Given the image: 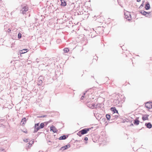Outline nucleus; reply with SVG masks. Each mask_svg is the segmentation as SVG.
I'll return each instance as SVG.
<instances>
[{"label":"nucleus","mask_w":152,"mask_h":152,"mask_svg":"<svg viewBox=\"0 0 152 152\" xmlns=\"http://www.w3.org/2000/svg\"><path fill=\"white\" fill-rule=\"evenodd\" d=\"M39 59L38 58H37L36 59V61L37 62V63H38L39 62V61H38Z\"/></svg>","instance_id":"nucleus-29"},{"label":"nucleus","mask_w":152,"mask_h":152,"mask_svg":"<svg viewBox=\"0 0 152 152\" xmlns=\"http://www.w3.org/2000/svg\"><path fill=\"white\" fill-rule=\"evenodd\" d=\"M45 115L41 116H40L39 117H40V118H42V117H45Z\"/></svg>","instance_id":"nucleus-30"},{"label":"nucleus","mask_w":152,"mask_h":152,"mask_svg":"<svg viewBox=\"0 0 152 152\" xmlns=\"http://www.w3.org/2000/svg\"><path fill=\"white\" fill-rule=\"evenodd\" d=\"M131 125H132V126H133V124H131Z\"/></svg>","instance_id":"nucleus-36"},{"label":"nucleus","mask_w":152,"mask_h":152,"mask_svg":"<svg viewBox=\"0 0 152 152\" xmlns=\"http://www.w3.org/2000/svg\"><path fill=\"white\" fill-rule=\"evenodd\" d=\"M141 0H137V1L138 2H139Z\"/></svg>","instance_id":"nucleus-34"},{"label":"nucleus","mask_w":152,"mask_h":152,"mask_svg":"<svg viewBox=\"0 0 152 152\" xmlns=\"http://www.w3.org/2000/svg\"><path fill=\"white\" fill-rule=\"evenodd\" d=\"M145 107L148 109H151L152 108V103L151 102H147L145 104Z\"/></svg>","instance_id":"nucleus-3"},{"label":"nucleus","mask_w":152,"mask_h":152,"mask_svg":"<svg viewBox=\"0 0 152 152\" xmlns=\"http://www.w3.org/2000/svg\"><path fill=\"white\" fill-rule=\"evenodd\" d=\"M50 131H52L54 133L56 132L57 131L56 128L53 126H52L50 127Z\"/></svg>","instance_id":"nucleus-8"},{"label":"nucleus","mask_w":152,"mask_h":152,"mask_svg":"<svg viewBox=\"0 0 152 152\" xmlns=\"http://www.w3.org/2000/svg\"><path fill=\"white\" fill-rule=\"evenodd\" d=\"M78 135H79L80 137L81 136V135H80V134H78Z\"/></svg>","instance_id":"nucleus-35"},{"label":"nucleus","mask_w":152,"mask_h":152,"mask_svg":"<svg viewBox=\"0 0 152 152\" xmlns=\"http://www.w3.org/2000/svg\"><path fill=\"white\" fill-rule=\"evenodd\" d=\"M70 146L69 144L67 145L64 146H63L61 147V149L63 151H64L65 150L67 149L68 148H69L70 147Z\"/></svg>","instance_id":"nucleus-10"},{"label":"nucleus","mask_w":152,"mask_h":152,"mask_svg":"<svg viewBox=\"0 0 152 152\" xmlns=\"http://www.w3.org/2000/svg\"><path fill=\"white\" fill-rule=\"evenodd\" d=\"M28 146L29 147V146H30L29 145H30V144H31V143H30V142H29L28 143Z\"/></svg>","instance_id":"nucleus-33"},{"label":"nucleus","mask_w":152,"mask_h":152,"mask_svg":"<svg viewBox=\"0 0 152 152\" xmlns=\"http://www.w3.org/2000/svg\"><path fill=\"white\" fill-rule=\"evenodd\" d=\"M139 118V117H137L134 121L133 123L134 125H137L139 124L140 121L138 120Z\"/></svg>","instance_id":"nucleus-6"},{"label":"nucleus","mask_w":152,"mask_h":152,"mask_svg":"<svg viewBox=\"0 0 152 152\" xmlns=\"http://www.w3.org/2000/svg\"><path fill=\"white\" fill-rule=\"evenodd\" d=\"M44 125H45V124H44V123H41L40 124V125L39 126V127H40V128L42 129L44 127Z\"/></svg>","instance_id":"nucleus-19"},{"label":"nucleus","mask_w":152,"mask_h":152,"mask_svg":"<svg viewBox=\"0 0 152 152\" xmlns=\"http://www.w3.org/2000/svg\"><path fill=\"white\" fill-rule=\"evenodd\" d=\"M68 135H64L63 136H61L58 138L59 140H63L66 139L68 137Z\"/></svg>","instance_id":"nucleus-9"},{"label":"nucleus","mask_w":152,"mask_h":152,"mask_svg":"<svg viewBox=\"0 0 152 152\" xmlns=\"http://www.w3.org/2000/svg\"><path fill=\"white\" fill-rule=\"evenodd\" d=\"M84 97V96H82L81 97V99H83V98Z\"/></svg>","instance_id":"nucleus-31"},{"label":"nucleus","mask_w":152,"mask_h":152,"mask_svg":"<svg viewBox=\"0 0 152 152\" xmlns=\"http://www.w3.org/2000/svg\"><path fill=\"white\" fill-rule=\"evenodd\" d=\"M35 129H34V133L37 132L40 129V127H39H39H36V128H35Z\"/></svg>","instance_id":"nucleus-20"},{"label":"nucleus","mask_w":152,"mask_h":152,"mask_svg":"<svg viewBox=\"0 0 152 152\" xmlns=\"http://www.w3.org/2000/svg\"><path fill=\"white\" fill-rule=\"evenodd\" d=\"M149 115H143L142 117V119L143 121L148 120V117Z\"/></svg>","instance_id":"nucleus-12"},{"label":"nucleus","mask_w":152,"mask_h":152,"mask_svg":"<svg viewBox=\"0 0 152 152\" xmlns=\"http://www.w3.org/2000/svg\"><path fill=\"white\" fill-rule=\"evenodd\" d=\"M39 123H37L35 124V128H36V127H39Z\"/></svg>","instance_id":"nucleus-24"},{"label":"nucleus","mask_w":152,"mask_h":152,"mask_svg":"<svg viewBox=\"0 0 152 152\" xmlns=\"http://www.w3.org/2000/svg\"><path fill=\"white\" fill-rule=\"evenodd\" d=\"M26 118H23L22 120V121H21L20 124H22V125H23L25 124V123L26 122Z\"/></svg>","instance_id":"nucleus-13"},{"label":"nucleus","mask_w":152,"mask_h":152,"mask_svg":"<svg viewBox=\"0 0 152 152\" xmlns=\"http://www.w3.org/2000/svg\"><path fill=\"white\" fill-rule=\"evenodd\" d=\"M28 49H23L20 51V54H23L27 52L28 51Z\"/></svg>","instance_id":"nucleus-16"},{"label":"nucleus","mask_w":152,"mask_h":152,"mask_svg":"<svg viewBox=\"0 0 152 152\" xmlns=\"http://www.w3.org/2000/svg\"><path fill=\"white\" fill-rule=\"evenodd\" d=\"M24 141L25 142H28V139L24 140Z\"/></svg>","instance_id":"nucleus-27"},{"label":"nucleus","mask_w":152,"mask_h":152,"mask_svg":"<svg viewBox=\"0 0 152 152\" xmlns=\"http://www.w3.org/2000/svg\"><path fill=\"white\" fill-rule=\"evenodd\" d=\"M64 52L67 53L69 51V49L68 48H64Z\"/></svg>","instance_id":"nucleus-21"},{"label":"nucleus","mask_w":152,"mask_h":152,"mask_svg":"<svg viewBox=\"0 0 152 152\" xmlns=\"http://www.w3.org/2000/svg\"><path fill=\"white\" fill-rule=\"evenodd\" d=\"M61 6H65L66 5V3L64 0H61Z\"/></svg>","instance_id":"nucleus-17"},{"label":"nucleus","mask_w":152,"mask_h":152,"mask_svg":"<svg viewBox=\"0 0 152 152\" xmlns=\"http://www.w3.org/2000/svg\"><path fill=\"white\" fill-rule=\"evenodd\" d=\"M125 18L128 20H129L131 19V15L129 13H128L126 15V13H124Z\"/></svg>","instance_id":"nucleus-5"},{"label":"nucleus","mask_w":152,"mask_h":152,"mask_svg":"<svg viewBox=\"0 0 152 152\" xmlns=\"http://www.w3.org/2000/svg\"><path fill=\"white\" fill-rule=\"evenodd\" d=\"M22 34L21 33H19L18 34V38L20 39L21 37Z\"/></svg>","instance_id":"nucleus-22"},{"label":"nucleus","mask_w":152,"mask_h":152,"mask_svg":"<svg viewBox=\"0 0 152 152\" xmlns=\"http://www.w3.org/2000/svg\"><path fill=\"white\" fill-rule=\"evenodd\" d=\"M28 10V8L27 6H24L20 10V12L22 13L23 14H24Z\"/></svg>","instance_id":"nucleus-4"},{"label":"nucleus","mask_w":152,"mask_h":152,"mask_svg":"<svg viewBox=\"0 0 152 152\" xmlns=\"http://www.w3.org/2000/svg\"><path fill=\"white\" fill-rule=\"evenodd\" d=\"M145 126H146L147 128L150 129L152 127V125L150 123H146L145 124Z\"/></svg>","instance_id":"nucleus-14"},{"label":"nucleus","mask_w":152,"mask_h":152,"mask_svg":"<svg viewBox=\"0 0 152 152\" xmlns=\"http://www.w3.org/2000/svg\"><path fill=\"white\" fill-rule=\"evenodd\" d=\"M42 76L39 77L38 78V84L39 86H41L42 83Z\"/></svg>","instance_id":"nucleus-7"},{"label":"nucleus","mask_w":152,"mask_h":152,"mask_svg":"<svg viewBox=\"0 0 152 152\" xmlns=\"http://www.w3.org/2000/svg\"><path fill=\"white\" fill-rule=\"evenodd\" d=\"M106 116L107 120H109L110 118H111V119L112 120H113L115 119V118H117L118 117V115H115V117L114 118H113V116H110V115L109 114H107L106 115Z\"/></svg>","instance_id":"nucleus-2"},{"label":"nucleus","mask_w":152,"mask_h":152,"mask_svg":"<svg viewBox=\"0 0 152 152\" xmlns=\"http://www.w3.org/2000/svg\"><path fill=\"white\" fill-rule=\"evenodd\" d=\"M84 140L86 141H87L88 140V138L87 137H85L84 138Z\"/></svg>","instance_id":"nucleus-28"},{"label":"nucleus","mask_w":152,"mask_h":152,"mask_svg":"<svg viewBox=\"0 0 152 152\" xmlns=\"http://www.w3.org/2000/svg\"><path fill=\"white\" fill-rule=\"evenodd\" d=\"M140 12L142 15H145L147 17L148 16L147 15H148L149 13L143 11L142 10L140 11Z\"/></svg>","instance_id":"nucleus-11"},{"label":"nucleus","mask_w":152,"mask_h":152,"mask_svg":"<svg viewBox=\"0 0 152 152\" xmlns=\"http://www.w3.org/2000/svg\"><path fill=\"white\" fill-rule=\"evenodd\" d=\"M145 7L146 10H149L150 8V5L149 3H147L145 5Z\"/></svg>","instance_id":"nucleus-18"},{"label":"nucleus","mask_w":152,"mask_h":152,"mask_svg":"<svg viewBox=\"0 0 152 152\" xmlns=\"http://www.w3.org/2000/svg\"><path fill=\"white\" fill-rule=\"evenodd\" d=\"M144 5V2L140 6V8L141 7H143Z\"/></svg>","instance_id":"nucleus-26"},{"label":"nucleus","mask_w":152,"mask_h":152,"mask_svg":"<svg viewBox=\"0 0 152 152\" xmlns=\"http://www.w3.org/2000/svg\"><path fill=\"white\" fill-rule=\"evenodd\" d=\"M39 152H42V151H39Z\"/></svg>","instance_id":"nucleus-37"},{"label":"nucleus","mask_w":152,"mask_h":152,"mask_svg":"<svg viewBox=\"0 0 152 152\" xmlns=\"http://www.w3.org/2000/svg\"><path fill=\"white\" fill-rule=\"evenodd\" d=\"M50 121H49L48 122H45L44 123V124H45V125H47L49 123H50Z\"/></svg>","instance_id":"nucleus-25"},{"label":"nucleus","mask_w":152,"mask_h":152,"mask_svg":"<svg viewBox=\"0 0 152 152\" xmlns=\"http://www.w3.org/2000/svg\"><path fill=\"white\" fill-rule=\"evenodd\" d=\"M31 142V143H31H31H32V144H33V142H34V141H31V142Z\"/></svg>","instance_id":"nucleus-32"},{"label":"nucleus","mask_w":152,"mask_h":152,"mask_svg":"<svg viewBox=\"0 0 152 152\" xmlns=\"http://www.w3.org/2000/svg\"><path fill=\"white\" fill-rule=\"evenodd\" d=\"M90 128H85L84 129L80 131L78 133L79 134H81L83 135L84 134H86L87 132L89 131Z\"/></svg>","instance_id":"nucleus-1"},{"label":"nucleus","mask_w":152,"mask_h":152,"mask_svg":"<svg viewBox=\"0 0 152 152\" xmlns=\"http://www.w3.org/2000/svg\"><path fill=\"white\" fill-rule=\"evenodd\" d=\"M111 110L112 111L114 112V113H116L117 114H118V111L115 107H112L111 108Z\"/></svg>","instance_id":"nucleus-15"},{"label":"nucleus","mask_w":152,"mask_h":152,"mask_svg":"<svg viewBox=\"0 0 152 152\" xmlns=\"http://www.w3.org/2000/svg\"><path fill=\"white\" fill-rule=\"evenodd\" d=\"M95 106V104H92V106H91V107H89L90 108H92L93 109V107H94Z\"/></svg>","instance_id":"nucleus-23"}]
</instances>
